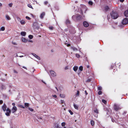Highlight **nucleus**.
<instances>
[{
    "label": "nucleus",
    "mask_w": 128,
    "mask_h": 128,
    "mask_svg": "<svg viewBox=\"0 0 128 128\" xmlns=\"http://www.w3.org/2000/svg\"><path fill=\"white\" fill-rule=\"evenodd\" d=\"M110 15L112 18L114 19L117 18L118 16L117 13L114 11H112L110 13Z\"/></svg>",
    "instance_id": "1"
},
{
    "label": "nucleus",
    "mask_w": 128,
    "mask_h": 128,
    "mask_svg": "<svg viewBox=\"0 0 128 128\" xmlns=\"http://www.w3.org/2000/svg\"><path fill=\"white\" fill-rule=\"evenodd\" d=\"M114 110L116 111H117L118 110H120L122 108L120 105L115 104L114 106Z\"/></svg>",
    "instance_id": "2"
},
{
    "label": "nucleus",
    "mask_w": 128,
    "mask_h": 128,
    "mask_svg": "<svg viewBox=\"0 0 128 128\" xmlns=\"http://www.w3.org/2000/svg\"><path fill=\"white\" fill-rule=\"evenodd\" d=\"M72 18L73 19H74L75 18L76 20H78L81 18V16L80 15L78 14L73 16Z\"/></svg>",
    "instance_id": "3"
},
{
    "label": "nucleus",
    "mask_w": 128,
    "mask_h": 128,
    "mask_svg": "<svg viewBox=\"0 0 128 128\" xmlns=\"http://www.w3.org/2000/svg\"><path fill=\"white\" fill-rule=\"evenodd\" d=\"M6 112L5 113V114L7 116H9L11 113V110L8 108H7L6 110Z\"/></svg>",
    "instance_id": "4"
},
{
    "label": "nucleus",
    "mask_w": 128,
    "mask_h": 128,
    "mask_svg": "<svg viewBox=\"0 0 128 128\" xmlns=\"http://www.w3.org/2000/svg\"><path fill=\"white\" fill-rule=\"evenodd\" d=\"M128 23V19L127 18H124L122 20V23L123 24H125Z\"/></svg>",
    "instance_id": "5"
},
{
    "label": "nucleus",
    "mask_w": 128,
    "mask_h": 128,
    "mask_svg": "<svg viewBox=\"0 0 128 128\" xmlns=\"http://www.w3.org/2000/svg\"><path fill=\"white\" fill-rule=\"evenodd\" d=\"M50 73L51 75L52 76L54 77L56 76V72L53 71H50Z\"/></svg>",
    "instance_id": "6"
},
{
    "label": "nucleus",
    "mask_w": 128,
    "mask_h": 128,
    "mask_svg": "<svg viewBox=\"0 0 128 128\" xmlns=\"http://www.w3.org/2000/svg\"><path fill=\"white\" fill-rule=\"evenodd\" d=\"M17 108L16 107L14 106L13 107L12 110V113H15L17 110Z\"/></svg>",
    "instance_id": "7"
},
{
    "label": "nucleus",
    "mask_w": 128,
    "mask_h": 128,
    "mask_svg": "<svg viewBox=\"0 0 128 128\" xmlns=\"http://www.w3.org/2000/svg\"><path fill=\"white\" fill-rule=\"evenodd\" d=\"M7 106L5 104H4L2 106V110L5 112L6 110Z\"/></svg>",
    "instance_id": "8"
},
{
    "label": "nucleus",
    "mask_w": 128,
    "mask_h": 128,
    "mask_svg": "<svg viewBox=\"0 0 128 128\" xmlns=\"http://www.w3.org/2000/svg\"><path fill=\"white\" fill-rule=\"evenodd\" d=\"M45 15V13L44 12H43L40 15V18L41 19H43L44 16Z\"/></svg>",
    "instance_id": "9"
},
{
    "label": "nucleus",
    "mask_w": 128,
    "mask_h": 128,
    "mask_svg": "<svg viewBox=\"0 0 128 128\" xmlns=\"http://www.w3.org/2000/svg\"><path fill=\"white\" fill-rule=\"evenodd\" d=\"M32 54L37 59H38V60H40V58L38 55H36V54H34V53H32Z\"/></svg>",
    "instance_id": "10"
},
{
    "label": "nucleus",
    "mask_w": 128,
    "mask_h": 128,
    "mask_svg": "<svg viewBox=\"0 0 128 128\" xmlns=\"http://www.w3.org/2000/svg\"><path fill=\"white\" fill-rule=\"evenodd\" d=\"M85 27H87L89 26V24L88 22H84L83 23Z\"/></svg>",
    "instance_id": "11"
},
{
    "label": "nucleus",
    "mask_w": 128,
    "mask_h": 128,
    "mask_svg": "<svg viewBox=\"0 0 128 128\" xmlns=\"http://www.w3.org/2000/svg\"><path fill=\"white\" fill-rule=\"evenodd\" d=\"M124 14L125 16L128 17V9L124 12Z\"/></svg>",
    "instance_id": "12"
},
{
    "label": "nucleus",
    "mask_w": 128,
    "mask_h": 128,
    "mask_svg": "<svg viewBox=\"0 0 128 128\" xmlns=\"http://www.w3.org/2000/svg\"><path fill=\"white\" fill-rule=\"evenodd\" d=\"M5 17L7 20H10L11 19V18L8 15H6L5 16Z\"/></svg>",
    "instance_id": "13"
},
{
    "label": "nucleus",
    "mask_w": 128,
    "mask_h": 128,
    "mask_svg": "<svg viewBox=\"0 0 128 128\" xmlns=\"http://www.w3.org/2000/svg\"><path fill=\"white\" fill-rule=\"evenodd\" d=\"M22 42L24 43H26L27 42V40L25 38H22Z\"/></svg>",
    "instance_id": "14"
},
{
    "label": "nucleus",
    "mask_w": 128,
    "mask_h": 128,
    "mask_svg": "<svg viewBox=\"0 0 128 128\" xmlns=\"http://www.w3.org/2000/svg\"><path fill=\"white\" fill-rule=\"evenodd\" d=\"M78 67L77 66H74L73 67V69L74 71L76 72L78 70Z\"/></svg>",
    "instance_id": "15"
},
{
    "label": "nucleus",
    "mask_w": 128,
    "mask_h": 128,
    "mask_svg": "<svg viewBox=\"0 0 128 128\" xmlns=\"http://www.w3.org/2000/svg\"><path fill=\"white\" fill-rule=\"evenodd\" d=\"M20 22L22 24H24L25 23V21L23 20H20Z\"/></svg>",
    "instance_id": "16"
},
{
    "label": "nucleus",
    "mask_w": 128,
    "mask_h": 128,
    "mask_svg": "<svg viewBox=\"0 0 128 128\" xmlns=\"http://www.w3.org/2000/svg\"><path fill=\"white\" fill-rule=\"evenodd\" d=\"M54 128H60L59 126L58 125L57 123L54 124Z\"/></svg>",
    "instance_id": "17"
},
{
    "label": "nucleus",
    "mask_w": 128,
    "mask_h": 128,
    "mask_svg": "<svg viewBox=\"0 0 128 128\" xmlns=\"http://www.w3.org/2000/svg\"><path fill=\"white\" fill-rule=\"evenodd\" d=\"M26 34V32H22L21 33V34L22 36H25Z\"/></svg>",
    "instance_id": "18"
},
{
    "label": "nucleus",
    "mask_w": 128,
    "mask_h": 128,
    "mask_svg": "<svg viewBox=\"0 0 128 128\" xmlns=\"http://www.w3.org/2000/svg\"><path fill=\"white\" fill-rule=\"evenodd\" d=\"M38 24V23L37 22H35L33 23V26H34L37 27V26Z\"/></svg>",
    "instance_id": "19"
},
{
    "label": "nucleus",
    "mask_w": 128,
    "mask_h": 128,
    "mask_svg": "<svg viewBox=\"0 0 128 128\" xmlns=\"http://www.w3.org/2000/svg\"><path fill=\"white\" fill-rule=\"evenodd\" d=\"M24 104L26 108H27L29 106V104L28 103H25Z\"/></svg>",
    "instance_id": "20"
},
{
    "label": "nucleus",
    "mask_w": 128,
    "mask_h": 128,
    "mask_svg": "<svg viewBox=\"0 0 128 128\" xmlns=\"http://www.w3.org/2000/svg\"><path fill=\"white\" fill-rule=\"evenodd\" d=\"M74 108L76 110H78V106L74 104Z\"/></svg>",
    "instance_id": "21"
},
{
    "label": "nucleus",
    "mask_w": 128,
    "mask_h": 128,
    "mask_svg": "<svg viewBox=\"0 0 128 128\" xmlns=\"http://www.w3.org/2000/svg\"><path fill=\"white\" fill-rule=\"evenodd\" d=\"M60 96L61 98H64L65 97V95L64 94H60Z\"/></svg>",
    "instance_id": "22"
},
{
    "label": "nucleus",
    "mask_w": 128,
    "mask_h": 128,
    "mask_svg": "<svg viewBox=\"0 0 128 128\" xmlns=\"http://www.w3.org/2000/svg\"><path fill=\"white\" fill-rule=\"evenodd\" d=\"M71 48L72 49V50L74 51L77 50V49L76 48L74 47H71Z\"/></svg>",
    "instance_id": "23"
},
{
    "label": "nucleus",
    "mask_w": 128,
    "mask_h": 128,
    "mask_svg": "<svg viewBox=\"0 0 128 128\" xmlns=\"http://www.w3.org/2000/svg\"><path fill=\"white\" fill-rule=\"evenodd\" d=\"M90 124L92 126H93L94 124V121L93 120H91L90 121Z\"/></svg>",
    "instance_id": "24"
},
{
    "label": "nucleus",
    "mask_w": 128,
    "mask_h": 128,
    "mask_svg": "<svg viewBox=\"0 0 128 128\" xmlns=\"http://www.w3.org/2000/svg\"><path fill=\"white\" fill-rule=\"evenodd\" d=\"M102 101L103 102L104 104H106L107 103L106 101L104 99H102Z\"/></svg>",
    "instance_id": "25"
},
{
    "label": "nucleus",
    "mask_w": 128,
    "mask_h": 128,
    "mask_svg": "<svg viewBox=\"0 0 128 128\" xmlns=\"http://www.w3.org/2000/svg\"><path fill=\"white\" fill-rule=\"evenodd\" d=\"M79 69L81 71H82L83 70V67L82 66H80L79 67Z\"/></svg>",
    "instance_id": "26"
},
{
    "label": "nucleus",
    "mask_w": 128,
    "mask_h": 128,
    "mask_svg": "<svg viewBox=\"0 0 128 128\" xmlns=\"http://www.w3.org/2000/svg\"><path fill=\"white\" fill-rule=\"evenodd\" d=\"M70 22L68 20H67L66 21V23L67 24H70Z\"/></svg>",
    "instance_id": "27"
},
{
    "label": "nucleus",
    "mask_w": 128,
    "mask_h": 128,
    "mask_svg": "<svg viewBox=\"0 0 128 128\" xmlns=\"http://www.w3.org/2000/svg\"><path fill=\"white\" fill-rule=\"evenodd\" d=\"M27 6H28V7H29V8H32V9H33V8L32 7V6L30 4H28Z\"/></svg>",
    "instance_id": "28"
},
{
    "label": "nucleus",
    "mask_w": 128,
    "mask_h": 128,
    "mask_svg": "<svg viewBox=\"0 0 128 128\" xmlns=\"http://www.w3.org/2000/svg\"><path fill=\"white\" fill-rule=\"evenodd\" d=\"M66 124V123L65 122H62L61 123V125L62 126H64Z\"/></svg>",
    "instance_id": "29"
},
{
    "label": "nucleus",
    "mask_w": 128,
    "mask_h": 128,
    "mask_svg": "<svg viewBox=\"0 0 128 128\" xmlns=\"http://www.w3.org/2000/svg\"><path fill=\"white\" fill-rule=\"evenodd\" d=\"M18 106H19V107L21 108H25L24 107L23 105H19Z\"/></svg>",
    "instance_id": "30"
},
{
    "label": "nucleus",
    "mask_w": 128,
    "mask_h": 128,
    "mask_svg": "<svg viewBox=\"0 0 128 128\" xmlns=\"http://www.w3.org/2000/svg\"><path fill=\"white\" fill-rule=\"evenodd\" d=\"M28 37L30 39H32L33 38V36L32 35H30L28 36Z\"/></svg>",
    "instance_id": "31"
},
{
    "label": "nucleus",
    "mask_w": 128,
    "mask_h": 128,
    "mask_svg": "<svg viewBox=\"0 0 128 128\" xmlns=\"http://www.w3.org/2000/svg\"><path fill=\"white\" fill-rule=\"evenodd\" d=\"M94 112L97 114H98V111L97 109H96L94 111Z\"/></svg>",
    "instance_id": "32"
},
{
    "label": "nucleus",
    "mask_w": 128,
    "mask_h": 128,
    "mask_svg": "<svg viewBox=\"0 0 128 128\" xmlns=\"http://www.w3.org/2000/svg\"><path fill=\"white\" fill-rule=\"evenodd\" d=\"M68 111L71 115H72L73 114V112L70 110H69Z\"/></svg>",
    "instance_id": "33"
},
{
    "label": "nucleus",
    "mask_w": 128,
    "mask_h": 128,
    "mask_svg": "<svg viewBox=\"0 0 128 128\" xmlns=\"http://www.w3.org/2000/svg\"><path fill=\"white\" fill-rule=\"evenodd\" d=\"M98 94L99 95H101L102 94V92L101 91H99L98 92Z\"/></svg>",
    "instance_id": "34"
},
{
    "label": "nucleus",
    "mask_w": 128,
    "mask_h": 128,
    "mask_svg": "<svg viewBox=\"0 0 128 128\" xmlns=\"http://www.w3.org/2000/svg\"><path fill=\"white\" fill-rule=\"evenodd\" d=\"M109 8V7L108 6H106L105 8V10L106 11Z\"/></svg>",
    "instance_id": "35"
},
{
    "label": "nucleus",
    "mask_w": 128,
    "mask_h": 128,
    "mask_svg": "<svg viewBox=\"0 0 128 128\" xmlns=\"http://www.w3.org/2000/svg\"><path fill=\"white\" fill-rule=\"evenodd\" d=\"M76 54V56L77 58H79L80 57V55L79 54Z\"/></svg>",
    "instance_id": "36"
},
{
    "label": "nucleus",
    "mask_w": 128,
    "mask_h": 128,
    "mask_svg": "<svg viewBox=\"0 0 128 128\" xmlns=\"http://www.w3.org/2000/svg\"><path fill=\"white\" fill-rule=\"evenodd\" d=\"M28 109L31 112H32L34 111V110L32 108L29 107Z\"/></svg>",
    "instance_id": "37"
},
{
    "label": "nucleus",
    "mask_w": 128,
    "mask_h": 128,
    "mask_svg": "<svg viewBox=\"0 0 128 128\" xmlns=\"http://www.w3.org/2000/svg\"><path fill=\"white\" fill-rule=\"evenodd\" d=\"M1 30L2 31H4L5 30V28L4 27H2L1 28Z\"/></svg>",
    "instance_id": "38"
},
{
    "label": "nucleus",
    "mask_w": 128,
    "mask_h": 128,
    "mask_svg": "<svg viewBox=\"0 0 128 128\" xmlns=\"http://www.w3.org/2000/svg\"><path fill=\"white\" fill-rule=\"evenodd\" d=\"M49 29L51 30H52L54 28L53 27L51 26L49 27Z\"/></svg>",
    "instance_id": "39"
},
{
    "label": "nucleus",
    "mask_w": 128,
    "mask_h": 128,
    "mask_svg": "<svg viewBox=\"0 0 128 128\" xmlns=\"http://www.w3.org/2000/svg\"><path fill=\"white\" fill-rule=\"evenodd\" d=\"M79 93H80L79 91H78V90L77 91V93L76 94V96H78L79 95Z\"/></svg>",
    "instance_id": "40"
},
{
    "label": "nucleus",
    "mask_w": 128,
    "mask_h": 128,
    "mask_svg": "<svg viewBox=\"0 0 128 128\" xmlns=\"http://www.w3.org/2000/svg\"><path fill=\"white\" fill-rule=\"evenodd\" d=\"M88 4L90 5H92L93 4V2L92 1H89L88 2Z\"/></svg>",
    "instance_id": "41"
},
{
    "label": "nucleus",
    "mask_w": 128,
    "mask_h": 128,
    "mask_svg": "<svg viewBox=\"0 0 128 128\" xmlns=\"http://www.w3.org/2000/svg\"><path fill=\"white\" fill-rule=\"evenodd\" d=\"M12 3H10L8 4V6L10 7H11L12 6Z\"/></svg>",
    "instance_id": "42"
},
{
    "label": "nucleus",
    "mask_w": 128,
    "mask_h": 128,
    "mask_svg": "<svg viewBox=\"0 0 128 128\" xmlns=\"http://www.w3.org/2000/svg\"><path fill=\"white\" fill-rule=\"evenodd\" d=\"M102 89V87L101 86H99L98 88V90H101Z\"/></svg>",
    "instance_id": "43"
},
{
    "label": "nucleus",
    "mask_w": 128,
    "mask_h": 128,
    "mask_svg": "<svg viewBox=\"0 0 128 128\" xmlns=\"http://www.w3.org/2000/svg\"><path fill=\"white\" fill-rule=\"evenodd\" d=\"M17 19L20 22V20H21L20 18L19 17H17Z\"/></svg>",
    "instance_id": "44"
},
{
    "label": "nucleus",
    "mask_w": 128,
    "mask_h": 128,
    "mask_svg": "<svg viewBox=\"0 0 128 128\" xmlns=\"http://www.w3.org/2000/svg\"><path fill=\"white\" fill-rule=\"evenodd\" d=\"M26 19L28 20H30V17L28 16H26Z\"/></svg>",
    "instance_id": "45"
},
{
    "label": "nucleus",
    "mask_w": 128,
    "mask_h": 128,
    "mask_svg": "<svg viewBox=\"0 0 128 128\" xmlns=\"http://www.w3.org/2000/svg\"><path fill=\"white\" fill-rule=\"evenodd\" d=\"M14 73H16V74H18V72H17L15 70H14Z\"/></svg>",
    "instance_id": "46"
},
{
    "label": "nucleus",
    "mask_w": 128,
    "mask_h": 128,
    "mask_svg": "<svg viewBox=\"0 0 128 128\" xmlns=\"http://www.w3.org/2000/svg\"><path fill=\"white\" fill-rule=\"evenodd\" d=\"M3 103V101L2 100H0V104H2Z\"/></svg>",
    "instance_id": "47"
},
{
    "label": "nucleus",
    "mask_w": 128,
    "mask_h": 128,
    "mask_svg": "<svg viewBox=\"0 0 128 128\" xmlns=\"http://www.w3.org/2000/svg\"><path fill=\"white\" fill-rule=\"evenodd\" d=\"M68 69V66H66L64 68V69L65 70H67Z\"/></svg>",
    "instance_id": "48"
},
{
    "label": "nucleus",
    "mask_w": 128,
    "mask_h": 128,
    "mask_svg": "<svg viewBox=\"0 0 128 128\" xmlns=\"http://www.w3.org/2000/svg\"><path fill=\"white\" fill-rule=\"evenodd\" d=\"M81 10L82 13L83 14L84 12V10L83 9H82Z\"/></svg>",
    "instance_id": "49"
},
{
    "label": "nucleus",
    "mask_w": 128,
    "mask_h": 128,
    "mask_svg": "<svg viewBox=\"0 0 128 128\" xmlns=\"http://www.w3.org/2000/svg\"><path fill=\"white\" fill-rule=\"evenodd\" d=\"M112 122H115V120H114V119L113 118H112Z\"/></svg>",
    "instance_id": "50"
},
{
    "label": "nucleus",
    "mask_w": 128,
    "mask_h": 128,
    "mask_svg": "<svg viewBox=\"0 0 128 128\" xmlns=\"http://www.w3.org/2000/svg\"><path fill=\"white\" fill-rule=\"evenodd\" d=\"M48 3V2L47 1H45L44 2V4L45 5H46V4Z\"/></svg>",
    "instance_id": "51"
},
{
    "label": "nucleus",
    "mask_w": 128,
    "mask_h": 128,
    "mask_svg": "<svg viewBox=\"0 0 128 128\" xmlns=\"http://www.w3.org/2000/svg\"><path fill=\"white\" fill-rule=\"evenodd\" d=\"M84 92H85V94H86V95H87L88 94V93H87V92L86 90H85Z\"/></svg>",
    "instance_id": "52"
},
{
    "label": "nucleus",
    "mask_w": 128,
    "mask_h": 128,
    "mask_svg": "<svg viewBox=\"0 0 128 128\" xmlns=\"http://www.w3.org/2000/svg\"><path fill=\"white\" fill-rule=\"evenodd\" d=\"M53 97H54V98H56L57 97L56 96V95H54L52 96Z\"/></svg>",
    "instance_id": "53"
},
{
    "label": "nucleus",
    "mask_w": 128,
    "mask_h": 128,
    "mask_svg": "<svg viewBox=\"0 0 128 128\" xmlns=\"http://www.w3.org/2000/svg\"><path fill=\"white\" fill-rule=\"evenodd\" d=\"M61 102L62 104H63L64 103V101L63 100H61Z\"/></svg>",
    "instance_id": "54"
},
{
    "label": "nucleus",
    "mask_w": 128,
    "mask_h": 128,
    "mask_svg": "<svg viewBox=\"0 0 128 128\" xmlns=\"http://www.w3.org/2000/svg\"><path fill=\"white\" fill-rule=\"evenodd\" d=\"M12 106H14L15 105V103H12Z\"/></svg>",
    "instance_id": "55"
},
{
    "label": "nucleus",
    "mask_w": 128,
    "mask_h": 128,
    "mask_svg": "<svg viewBox=\"0 0 128 128\" xmlns=\"http://www.w3.org/2000/svg\"><path fill=\"white\" fill-rule=\"evenodd\" d=\"M124 0H120V1L121 2H123Z\"/></svg>",
    "instance_id": "56"
},
{
    "label": "nucleus",
    "mask_w": 128,
    "mask_h": 128,
    "mask_svg": "<svg viewBox=\"0 0 128 128\" xmlns=\"http://www.w3.org/2000/svg\"><path fill=\"white\" fill-rule=\"evenodd\" d=\"M22 68L26 69V70L27 69L26 68V67H25L24 66H22Z\"/></svg>",
    "instance_id": "57"
},
{
    "label": "nucleus",
    "mask_w": 128,
    "mask_h": 128,
    "mask_svg": "<svg viewBox=\"0 0 128 128\" xmlns=\"http://www.w3.org/2000/svg\"><path fill=\"white\" fill-rule=\"evenodd\" d=\"M70 32L72 33H74V32H72V31L70 30Z\"/></svg>",
    "instance_id": "58"
},
{
    "label": "nucleus",
    "mask_w": 128,
    "mask_h": 128,
    "mask_svg": "<svg viewBox=\"0 0 128 128\" xmlns=\"http://www.w3.org/2000/svg\"><path fill=\"white\" fill-rule=\"evenodd\" d=\"M29 42H33V41L32 40H29Z\"/></svg>",
    "instance_id": "59"
},
{
    "label": "nucleus",
    "mask_w": 128,
    "mask_h": 128,
    "mask_svg": "<svg viewBox=\"0 0 128 128\" xmlns=\"http://www.w3.org/2000/svg\"><path fill=\"white\" fill-rule=\"evenodd\" d=\"M2 4L0 2V7H2Z\"/></svg>",
    "instance_id": "60"
},
{
    "label": "nucleus",
    "mask_w": 128,
    "mask_h": 128,
    "mask_svg": "<svg viewBox=\"0 0 128 128\" xmlns=\"http://www.w3.org/2000/svg\"><path fill=\"white\" fill-rule=\"evenodd\" d=\"M70 46V44H68L67 45V46Z\"/></svg>",
    "instance_id": "61"
},
{
    "label": "nucleus",
    "mask_w": 128,
    "mask_h": 128,
    "mask_svg": "<svg viewBox=\"0 0 128 128\" xmlns=\"http://www.w3.org/2000/svg\"><path fill=\"white\" fill-rule=\"evenodd\" d=\"M12 44L14 45H16V43L15 42L12 43Z\"/></svg>",
    "instance_id": "62"
},
{
    "label": "nucleus",
    "mask_w": 128,
    "mask_h": 128,
    "mask_svg": "<svg viewBox=\"0 0 128 128\" xmlns=\"http://www.w3.org/2000/svg\"><path fill=\"white\" fill-rule=\"evenodd\" d=\"M90 80H86V82H90Z\"/></svg>",
    "instance_id": "63"
},
{
    "label": "nucleus",
    "mask_w": 128,
    "mask_h": 128,
    "mask_svg": "<svg viewBox=\"0 0 128 128\" xmlns=\"http://www.w3.org/2000/svg\"><path fill=\"white\" fill-rule=\"evenodd\" d=\"M19 56L20 58H22V57H23V56Z\"/></svg>",
    "instance_id": "64"
}]
</instances>
